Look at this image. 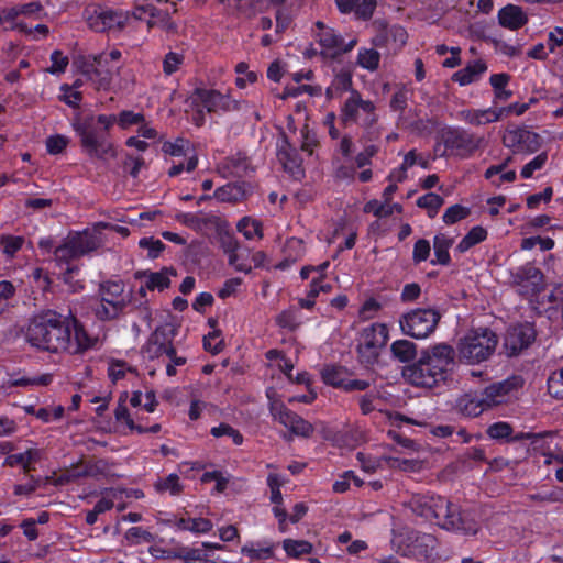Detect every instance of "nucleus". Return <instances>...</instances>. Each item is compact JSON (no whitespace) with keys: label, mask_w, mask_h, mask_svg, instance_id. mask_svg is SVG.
<instances>
[{"label":"nucleus","mask_w":563,"mask_h":563,"mask_svg":"<svg viewBox=\"0 0 563 563\" xmlns=\"http://www.w3.org/2000/svg\"><path fill=\"white\" fill-rule=\"evenodd\" d=\"M124 399L120 398V401L114 411L115 419L118 421L123 420L131 430H136L139 433H144L145 428L134 422L129 413L126 406L124 405Z\"/></svg>","instance_id":"obj_42"},{"label":"nucleus","mask_w":563,"mask_h":563,"mask_svg":"<svg viewBox=\"0 0 563 563\" xmlns=\"http://www.w3.org/2000/svg\"><path fill=\"white\" fill-rule=\"evenodd\" d=\"M487 238V231L481 225L472 228L467 234L460 241L456 249L463 253L473 247L474 245L483 242Z\"/></svg>","instance_id":"obj_33"},{"label":"nucleus","mask_w":563,"mask_h":563,"mask_svg":"<svg viewBox=\"0 0 563 563\" xmlns=\"http://www.w3.org/2000/svg\"><path fill=\"white\" fill-rule=\"evenodd\" d=\"M184 62V55L175 52H169L165 55L163 60L164 74L169 76L178 70L179 66Z\"/></svg>","instance_id":"obj_47"},{"label":"nucleus","mask_w":563,"mask_h":563,"mask_svg":"<svg viewBox=\"0 0 563 563\" xmlns=\"http://www.w3.org/2000/svg\"><path fill=\"white\" fill-rule=\"evenodd\" d=\"M277 418L294 435L309 438L314 431V427L310 422L286 408L278 411Z\"/></svg>","instance_id":"obj_20"},{"label":"nucleus","mask_w":563,"mask_h":563,"mask_svg":"<svg viewBox=\"0 0 563 563\" xmlns=\"http://www.w3.org/2000/svg\"><path fill=\"white\" fill-rule=\"evenodd\" d=\"M385 462L387 463L389 468L399 470L404 472H417L421 470L422 463L418 460H407V459H398V457H385Z\"/></svg>","instance_id":"obj_39"},{"label":"nucleus","mask_w":563,"mask_h":563,"mask_svg":"<svg viewBox=\"0 0 563 563\" xmlns=\"http://www.w3.org/2000/svg\"><path fill=\"white\" fill-rule=\"evenodd\" d=\"M441 314L432 308H418L405 313L399 324L401 331L415 339H424L430 335L439 324Z\"/></svg>","instance_id":"obj_8"},{"label":"nucleus","mask_w":563,"mask_h":563,"mask_svg":"<svg viewBox=\"0 0 563 563\" xmlns=\"http://www.w3.org/2000/svg\"><path fill=\"white\" fill-rule=\"evenodd\" d=\"M40 459V452L37 450L29 449L27 451L19 454H13L8 457L11 465L18 463L22 464L24 473L30 471V463Z\"/></svg>","instance_id":"obj_43"},{"label":"nucleus","mask_w":563,"mask_h":563,"mask_svg":"<svg viewBox=\"0 0 563 563\" xmlns=\"http://www.w3.org/2000/svg\"><path fill=\"white\" fill-rule=\"evenodd\" d=\"M195 95L206 108L208 112H239L242 108V102L232 99L229 95H223L213 89L195 90Z\"/></svg>","instance_id":"obj_13"},{"label":"nucleus","mask_w":563,"mask_h":563,"mask_svg":"<svg viewBox=\"0 0 563 563\" xmlns=\"http://www.w3.org/2000/svg\"><path fill=\"white\" fill-rule=\"evenodd\" d=\"M379 309L380 303L376 299L369 298L363 303L362 308L360 309V316L363 319H371L374 317V313L377 312Z\"/></svg>","instance_id":"obj_64"},{"label":"nucleus","mask_w":563,"mask_h":563,"mask_svg":"<svg viewBox=\"0 0 563 563\" xmlns=\"http://www.w3.org/2000/svg\"><path fill=\"white\" fill-rule=\"evenodd\" d=\"M390 351L394 357L401 363L410 362L417 355L416 344L408 340L395 341L390 346Z\"/></svg>","instance_id":"obj_30"},{"label":"nucleus","mask_w":563,"mask_h":563,"mask_svg":"<svg viewBox=\"0 0 563 563\" xmlns=\"http://www.w3.org/2000/svg\"><path fill=\"white\" fill-rule=\"evenodd\" d=\"M176 276V271L173 268H163L159 272L148 273V279L146 282V288L148 290H159L169 288L170 278L169 276Z\"/></svg>","instance_id":"obj_32"},{"label":"nucleus","mask_w":563,"mask_h":563,"mask_svg":"<svg viewBox=\"0 0 563 563\" xmlns=\"http://www.w3.org/2000/svg\"><path fill=\"white\" fill-rule=\"evenodd\" d=\"M220 336V330H213L208 335L203 338V347L206 351L211 352L212 354L220 353L224 347L223 340H219L214 345H212V340Z\"/></svg>","instance_id":"obj_59"},{"label":"nucleus","mask_w":563,"mask_h":563,"mask_svg":"<svg viewBox=\"0 0 563 563\" xmlns=\"http://www.w3.org/2000/svg\"><path fill=\"white\" fill-rule=\"evenodd\" d=\"M241 552L247 554L251 560H264V559L272 558L274 554L273 547L254 549V548L244 545L241 549Z\"/></svg>","instance_id":"obj_60"},{"label":"nucleus","mask_w":563,"mask_h":563,"mask_svg":"<svg viewBox=\"0 0 563 563\" xmlns=\"http://www.w3.org/2000/svg\"><path fill=\"white\" fill-rule=\"evenodd\" d=\"M429 363L433 364L439 368L441 373L446 375L449 366L454 362V349L449 344H438L430 351L423 352L421 355Z\"/></svg>","instance_id":"obj_22"},{"label":"nucleus","mask_w":563,"mask_h":563,"mask_svg":"<svg viewBox=\"0 0 563 563\" xmlns=\"http://www.w3.org/2000/svg\"><path fill=\"white\" fill-rule=\"evenodd\" d=\"M279 162L283 164L284 169L292 176H300L302 174L301 159L298 156L296 148H294L287 140L277 153Z\"/></svg>","instance_id":"obj_24"},{"label":"nucleus","mask_w":563,"mask_h":563,"mask_svg":"<svg viewBox=\"0 0 563 563\" xmlns=\"http://www.w3.org/2000/svg\"><path fill=\"white\" fill-rule=\"evenodd\" d=\"M529 108V103H511L507 107H503L497 110L496 114H494V118H486V122H496L498 121L504 114H508L510 112H516L517 115L523 114Z\"/></svg>","instance_id":"obj_50"},{"label":"nucleus","mask_w":563,"mask_h":563,"mask_svg":"<svg viewBox=\"0 0 563 563\" xmlns=\"http://www.w3.org/2000/svg\"><path fill=\"white\" fill-rule=\"evenodd\" d=\"M378 29V34L373 38V44L375 46H385L389 41V36H393L395 41H399L400 45H404L407 42V33L402 27L394 26L388 29L387 24L383 21H376L374 23Z\"/></svg>","instance_id":"obj_25"},{"label":"nucleus","mask_w":563,"mask_h":563,"mask_svg":"<svg viewBox=\"0 0 563 563\" xmlns=\"http://www.w3.org/2000/svg\"><path fill=\"white\" fill-rule=\"evenodd\" d=\"M24 336L33 347L51 353L65 352L69 345L68 317L52 310L36 314L30 320Z\"/></svg>","instance_id":"obj_1"},{"label":"nucleus","mask_w":563,"mask_h":563,"mask_svg":"<svg viewBox=\"0 0 563 563\" xmlns=\"http://www.w3.org/2000/svg\"><path fill=\"white\" fill-rule=\"evenodd\" d=\"M402 376L409 384L423 388H432L445 379V375L422 356L417 362L405 366Z\"/></svg>","instance_id":"obj_10"},{"label":"nucleus","mask_w":563,"mask_h":563,"mask_svg":"<svg viewBox=\"0 0 563 563\" xmlns=\"http://www.w3.org/2000/svg\"><path fill=\"white\" fill-rule=\"evenodd\" d=\"M553 189L552 187H547L540 194L531 195L527 198V206L530 209H534L541 201L549 202L552 198Z\"/></svg>","instance_id":"obj_61"},{"label":"nucleus","mask_w":563,"mask_h":563,"mask_svg":"<svg viewBox=\"0 0 563 563\" xmlns=\"http://www.w3.org/2000/svg\"><path fill=\"white\" fill-rule=\"evenodd\" d=\"M121 58L119 49H112L109 55L104 53L90 56H78L74 65L79 71L87 76L96 85L98 90H109L114 76L120 75L121 67L118 65Z\"/></svg>","instance_id":"obj_2"},{"label":"nucleus","mask_w":563,"mask_h":563,"mask_svg":"<svg viewBox=\"0 0 563 563\" xmlns=\"http://www.w3.org/2000/svg\"><path fill=\"white\" fill-rule=\"evenodd\" d=\"M547 438H553V433L550 431L533 433L530 439L531 450L540 451L544 456H547L545 451L550 450V446L547 444Z\"/></svg>","instance_id":"obj_52"},{"label":"nucleus","mask_w":563,"mask_h":563,"mask_svg":"<svg viewBox=\"0 0 563 563\" xmlns=\"http://www.w3.org/2000/svg\"><path fill=\"white\" fill-rule=\"evenodd\" d=\"M364 212L373 213L377 218L389 217L393 214V207L386 202L371 200L364 206Z\"/></svg>","instance_id":"obj_48"},{"label":"nucleus","mask_w":563,"mask_h":563,"mask_svg":"<svg viewBox=\"0 0 563 563\" xmlns=\"http://www.w3.org/2000/svg\"><path fill=\"white\" fill-rule=\"evenodd\" d=\"M343 376L344 371L340 367H327L322 371L323 382L333 387H344L345 379Z\"/></svg>","instance_id":"obj_44"},{"label":"nucleus","mask_w":563,"mask_h":563,"mask_svg":"<svg viewBox=\"0 0 563 563\" xmlns=\"http://www.w3.org/2000/svg\"><path fill=\"white\" fill-rule=\"evenodd\" d=\"M52 66L48 71L52 74L64 73L69 60L67 56H64L60 51H54L51 56Z\"/></svg>","instance_id":"obj_58"},{"label":"nucleus","mask_w":563,"mask_h":563,"mask_svg":"<svg viewBox=\"0 0 563 563\" xmlns=\"http://www.w3.org/2000/svg\"><path fill=\"white\" fill-rule=\"evenodd\" d=\"M211 434L214 437V438H220L222 435H229L232 438L233 442L236 444V445H240L243 443V435L234 428H232L230 424L228 423H221L220 426L218 427H213L211 429Z\"/></svg>","instance_id":"obj_45"},{"label":"nucleus","mask_w":563,"mask_h":563,"mask_svg":"<svg viewBox=\"0 0 563 563\" xmlns=\"http://www.w3.org/2000/svg\"><path fill=\"white\" fill-rule=\"evenodd\" d=\"M517 277L523 287H531L532 294H539L543 289V274L534 266L522 267Z\"/></svg>","instance_id":"obj_27"},{"label":"nucleus","mask_w":563,"mask_h":563,"mask_svg":"<svg viewBox=\"0 0 563 563\" xmlns=\"http://www.w3.org/2000/svg\"><path fill=\"white\" fill-rule=\"evenodd\" d=\"M140 247L148 251V257L156 258L164 251L165 245L161 240H154L153 238H144L139 242Z\"/></svg>","instance_id":"obj_49"},{"label":"nucleus","mask_w":563,"mask_h":563,"mask_svg":"<svg viewBox=\"0 0 563 563\" xmlns=\"http://www.w3.org/2000/svg\"><path fill=\"white\" fill-rule=\"evenodd\" d=\"M384 344L385 339H379L375 325L365 328L361 333V341L357 346L360 361L366 365L376 363Z\"/></svg>","instance_id":"obj_15"},{"label":"nucleus","mask_w":563,"mask_h":563,"mask_svg":"<svg viewBox=\"0 0 563 563\" xmlns=\"http://www.w3.org/2000/svg\"><path fill=\"white\" fill-rule=\"evenodd\" d=\"M376 5V0H362L360 3H356L354 11L358 18L368 20L374 14Z\"/></svg>","instance_id":"obj_57"},{"label":"nucleus","mask_w":563,"mask_h":563,"mask_svg":"<svg viewBox=\"0 0 563 563\" xmlns=\"http://www.w3.org/2000/svg\"><path fill=\"white\" fill-rule=\"evenodd\" d=\"M443 142L448 148L456 150L461 155H471L479 148L483 137L464 130L449 129L443 133Z\"/></svg>","instance_id":"obj_16"},{"label":"nucleus","mask_w":563,"mask_h":563,"mask_svg":"<svg viewBox=\"0 0 563 563\" xmlns=\"http://www.w3.org/2000/svg\"><path fill=\"white\" fill-rule=\"evenodd\" d=\"M429 511L434 519L439 520V525L446 530H461L468 534L477 532L475 522L464 520L460 507L444 497H431Z\"/></svg>","instance_id":"obj_6"},{"label":"nucleus","mask_w":563,"mask_h":563,"mask_svg":"<svg viewBox=\"0 0 563 563\" xmlns=\"http://www.w3.org/2000/svg\"><path fill=\"white\" fill-rule=\"evenodd\" d=\"M380 54L374 48H362L357 55V64L369 71L379 67Z\"/></svg>","instance_id":"obj_35"},{"label":"nucleus","mask_w":563,"mask_h":563,"mask_svg":"<svg viewBox=\"0 0 563 563\" xmlns=\"http://www.w3.org/2000/svg\"><path fill=\"white\" fill-rule=\"evenodd\" d=\"M155 488L158 493L169 492L172 495H179L184 486L180 484L179 476L177 474H170L166 478H159L155 483Z\"/></svg>","instance_id":"obj_36"},{"label":"nucleus","mask_w":563,"mask_h":563,"mask_svg":"<svg viewBox=\"0 0 563 563\" xmlns=\"http://www.w3.org/2000/svg\"><path fill=\"white\" fill-rule=\"evenodd\" d=\"M503 143L516 154H530L541 147V137L523 128H516L505 132Z\"/></svg>","instance_id":"obj_12"},{"label":"nucleus","mask_w":563,"mask_h":563,"mask_svg":"<svg viewBox=\"0 0 563 563\" xmlns=\"http://www.w3.org/2000/svg\"><path fill=\"white\" fill-rule=\"evenodd\" d=\"M444 199L434 192L423 195L417 200V206L427 209L431 218L437 214L438 210L442 207Z\"/></svg>","instance_id":"obj_37"},{"label":"nucleus","mask_w":563,"mask_h":563,"mask_svg":"<svg viewBox=\"0 0 563 563\" xmlns=\"http://www.w3.org/2000/svg\"><path fill=\"white\" fill-rule=\"evenodd\" d=\"M487 67L483 60H475L474 63L467 64L464 68L456 71L452 79L459 82L461 86H465L475 80L477 76L486 71Z\"/></svg>","instance_id":"obj_28"},{"label":"nucleus","mask_w":563,"mask_h":563,"mask_svg":"<svg viewBox=\"0 0 563 563\" xmlns=\"http://www.w3.org/2000/svg\"><path fill=\"white\" fill-rule=\"evenodd\" d=\"M69 320V345L65 352L70 354H79L95 345V339H92L82 324L78 322L75 317L68 318Z\"/></svg>","instance_id":"obj_19"},{"label":"nucleus","mask_w":563,"mask_h":563,"mask_svg":"<svg viewBox=\"0 0 563 563\" xmlns=\"http://www.w3.org/2000/svg\"><path fill=\"white\" fill-rule=\"evenodd\" d=\"M519 387V379L512 377L503 382L494 383L484 388L482 396L484 404L487 408L500 405L506 400V397Z\"/></svg>","instance_id":"obj_18"},{"label":"nucleus","mask_w":563,"mask_h":563,"mask_svg":"<svg viewBox=\"0 0 563 563\" xmlns=\"http://www.w3.org/2000/svg\"><path fill=\"white\" fill-rule=\"evenodd\" d=\"M536 336L537 331L532 323L512 325L505 334L503 349L508 357L517 356L534 342Z\"/></svg>","instance_id":"obj_11"},{"label":"nucleus","mask_w":563,"mask_h":563,"mask_svg":"<svg viewBox=\"0 0 563 563\" xmlns=\"http://www.w3.org/2000/svg\"><path fill=\"white\" fill-rule=\"evenodd\" d=\"M99 245L100 242L98 238L87 230L82 232H71L64 240L63 244L55 249V261L59 264L69 263L71 260L96 251Z\"/></svg>","instance_id":"obj_9"},{"label":"nucleus","mask_w":563,"mask_h":563,"mask_svg":"<svg viewBox=\"0 0 563 563\" xmlns=\"http://www.w3.org/2000/svg\"><path fill=\"white\" fill-rule=\"evenodd\" d=\"M80 136V144L84 151L92 158L106 159L114 158L117 151L109 141V132L98 130L93 118L86 119L82 123L75 126Z\"/></svg>","instance_id":"obj_5"},{"label":"nucleus","mask_w":563,"mask_h":563,"mask_svg":"<svg viewBox=\"0 0 563 563\" xmlns=\"http://www.w3.org/2000/svg\"><path fill=\"white\" fill-rule=\"evenodd\" d=\"M276 322L279 327L295 330L298 327L296 314L292 311H283L277 316Z\"/></svg>","instance_id":"obj_63"},{"label":"nucleus","mask_w":563,"mask_h":563,"mask_svg":"<svg viewBox=\"0 0 563 563\" xmlns=\"http://www.w3.org/2000/svg\"><path fill=\"white\" fill-rule=\"evenodd\" d=\"M430 255V243L426 239H419L413 246L412 260L415 263L427 261Z\"/></svg>","instance_id":"obj_55"},{"label":"nucleus","mask_w":563,"mask_h":563,"mask_svg":"<svg viewBox=\"0 0 563 563\" xmlns=\"http://www.w3.org/2000/svg\"><path fill=\"white\" fill-rule=\"evenodd\" d=\"M238 229L241 233H243V235L247 239V240H251L253 239L254 236H257L258 239H262L263 238V229H262V224L260 221L257 220H253V219H250V218H243L239 223H238Z\"/></svg>","instance_id":"obj_38"},{"label":"nucleus","mask_w":563,"mask_h":563,"mask_svg":"<svg viewBox=\"0 0 563 563\" xmlns=\"http://www.w3.org/2000/svg\"><path fill=\"white\" fill-rule=\"evenodd\" d=\"M177 333V327L173 323H164L157 327L148 336L146 344L142 349V354L151 361L168 358L166 373L168 376L176 374V366L186 363V357L177 356L173 345Z\"/></svg>","instance_id":"obj_3"},{"label":"nucleus","mask_w":563,"mask_h":563,"mask_svg":"<svg viewBox=\"0 0 563 563\" xmlns=\"http://www.w3.org/2000/svg\"><path fill=\"white\" fill-rule=\"evenodd\" d=\"M548 159L545 152L537 155L532 161L526 164L521 169V176L523 178H530L534 170L541 169Z\"/></svg>","instance_id":"obj_53"},{"label":"nucleus","mask_w":563,"mask_h":563,"mask_svg":"<svg viewBox=\"0 0 563 563\" xmlns=\"http://www.w3.org/2000/svg\"><path fill=\"white\" fill-rule=\"evenodd\" d=\"M0 243L3 246V252L9 256H13V254L22 247L23 238L2 235L0 238Z\"/></svg>","instance_id":"obj_54"},{"label":"nucleus","mask_w":563,"mask_h":563,"mask_svg":"<svg viewBox=\"0 0 563 563\" xmlns=\"http://www.w3.org/2000/svg\"><path fill=\"white\" fill-rule=\"evenodd\" d=\"M498 344L497 334L488 328L468 331L459 342L457 351L461 360L476 364L489 358Z\"/></svg>","instance_id":"obj_4"},{"label":"nucleus","mask_w":563,"mask_h":563,"mask_svg":"<svg viewBox=\"0 0 563 563\" xmlns=\"http://www.w3.org/2000/svg\"><path fill=\"white\" fill-rule=\"evenodd\" d=\"M188 141L177 139L174 143L167 142L163 145V151L172 156H180L185 154V145Z\"/></svg>","instance_id":"obj_62"},{"label":"nucleus","mask_w":563,"mask_h":563,"mask_svg":"<svg viewBox=\"0 0 563 563\" xmlns=\"http://www.w3.org/2000/svg\"><path fill=\"white\" fill-rule=\"evenodd\" d=\"M283 548L289 556L299 558L302 554H310L313 550L312 544L306 540L285 539Z\"/></svg>","instance_id":"obj_34"},{"label":"nucleus","mask_w":563,"mask_h":563,"mask_svg":"<svg viewBox=\"0 0 563 563\" xmlns=\"http://www.w3.org/2000/svg\"><path fill=\"white\" fill-rule=\"evenodd\" d=\"M145 121V117L142 113H134L133 111L124 110L120 112L118 117V124L122 129H126L133 124H140Z\"/></svg>","instance_id":"obj_51"},{"label":"nucleus","mask_w":563,"mask_h":563,"mask_svg":"<svg viewBox=\"0 0 563 563\" xmlns=\"http://www.w3.org/2000/svg\"><path fill=\"white\" fill-rule=\"evenodd\" d=\"M123 292L124 284L122 282L102 283L99 288L101 303L95 310L96 317L102 321L117 319L130 302Z\"/></svg>","instance_id":"obj_7"},{"label":"nucleus","mask_w":563,"mask_h":563,"mask_svg":"<svg viewBox=\"0 0 563 563\" xmlns=\"http://www.w3.org/2000/svg\"><path fill=\"white\" fill-rule=\"evenodd\" d=\"M319 43L323 47L324 53L331 56H338L347 53L356 45L357 40L352 38L349 43H344L343 38L334 32V30H323L318 34Z\"/></svg>","instance_id":"obj_21"},{"label":"nucleus","mask_w":563,"mask_h":563,"mask_svg":"<svg viewBox=\"0 0 563 563\" xmlns=\"http://www.w3.org/2000/svg\"><path fill=\"white\" fill-rule=\"evenodd\" d=\"M548 393L555 399H563V367L549 376Z\"/></svg>","instance_id":"obj_41"},{"label":"nucleus","mask_w":563,"mask_h":563,"mask_svg":"<svg viewBox=\"0 0 563 563\" xmlns=\"http://www.w3.org/2000/svg\"><path fill=\"white\" fill-rule=\"evenodd\" d=\"M68 139L63 135H53L46 140V148L49 154H60L67 146Z\"/></svg>","instance_id":"obj_56"},{"label":"nucleus","mask_w":563,"mask_h":563,"mask_svg":"<svg viewBox=\"0 0 563 563\" xmlns=\"http://www.w3.org/2000/svg\"><path fill=\"white\" fill-rule=\"evenodd\" d=\"M459 411L467 417H477L485 411L487 406L484 404V398L474 396L472 394L462 395L456 402Z\"/></svg>","instance_id":"obj_26"},{"label":"nucleus","mask_w":563,"mask_h":563,"mask_svg":"<svg viewBox=\"0 0 563 563\" xmlns=\"http://www.w3.org/2000/svg\"><path fill=\"white\" fill-rule=\"evenodd\" d=\"M128 15L113 10H96L88 18V25L96 32H106L110 30H122L126 23Z\"/></svg>","instance_id":"obj_17"},{"label":"nucleus","mask_w":563,"mask_h":563,"mask_svg":"<svg viewBox=\"0 0 563 563\" xmlns=\"http://www.w3.org/2000/svg\"><path fill=\"white\" fill-rule=\"evenodd\" d=\"M362 110L366 113V118L364 120V125L372 126L377 121V115L375 114V106L369 100H363L361 98L360 92L353 90L351 96L344 103L342 109V120L346 124L349 122H356L357 113Z\"/></svg>","instance_id":"obj_14"},{"label":"nucleus","mask_w":563,"mask_h":563,"mask_svg":"<svg viewBox=\"0 0 563 563\" xmlns=\"http://www.w3.org/2000/svg\"><path fill=\"white\" fill-rule=\"evenodd\" d=\"M221 247L223 249L224 253L228 254L230 265L234 266V268L239 272H243L245 274L251 273L252 267L250 265L236 264V258H238L236 251L239 249V243L233 236H231L229 234L222 235L221 236Z\"/></svg>","instance_id":"obj_29"},{"label":"nucleus","mask_w":563,"mask_h":563,"mask_svg":"<svg viewBox=\"0 0 563 563\" xmlns=\"http://www.w3.org/2000/svg\"><path fill=\"white\" fill-rule=\"evenodd\" d=\"M499 24L509 30H518L528 22V16L518 5L508 4L498 13Z\"/></svg>","instance_id":"obj_23"},{"label":"nucleus","mask_w":563,"mask_h":563,"mask_svg":"<svg viewBox=\"0 0 563 563\" xmlns=\"http://www.w3.org/2000/svg\"><path fill=\"white\" fill-rule=\"evenodd\" d=\"M471 214V209L462 205H453L449 207L443 214V222L446 224H454Z\"/></svg>","instance_id":"obj_40"},{"label":"nucleus","mask_w":563,"mask_h":563,"mask_svg":"<svg viewBox=\"0 0 563 563\" xmlns=\"http://www.w3.org/2000/svg\"><path fill=\"white\" fill-rule=\"evenodd\" d=\"M486 433L495 440L508 439L512 434V427L508 422H496L488 427Z\"/></svg>","instance_id":"obj_46"},{"label":"nucleus","mask_w":563,"mask_h":563,"mask_svg":"<svg viewBox=\"0 0 563 563\" xmlns=\"http://www.w3.org/2000/svg\"><path fill=\"white\" fill-rule=\"evenodd\" d=\"M453 244V240L449 239L444 234H438L433 240V249L435 260L432 261L433 264L438 263L441 265H448L451 261L449 249Z\"/></svg>","instance_id":"obj_31"}]
</instances>
